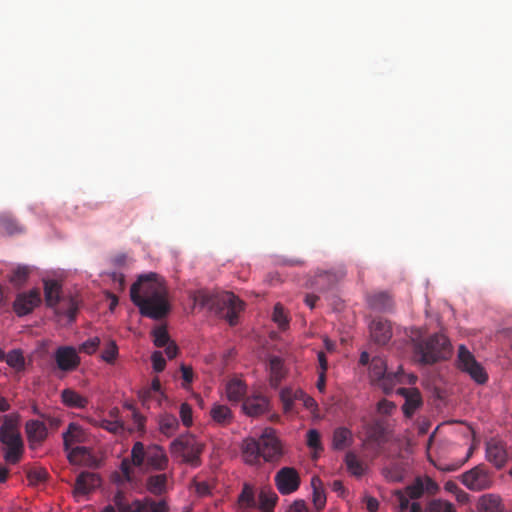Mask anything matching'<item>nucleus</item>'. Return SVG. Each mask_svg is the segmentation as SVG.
Wrapping results in <instances>:
<instances>
[{
  "label": "nucleus",
  "instance_id": "61",
  "mask_svg": "<svg viewBox=\"0 0 512 512\" xmlns=\"http://www.w3.org/2000/svg\"><path fill=\"white\" fill-rule=\"evenodd\" d=\"M165 353L169 359H173L176 357L178 353V347L174 342H170L165 346Z\"/></svg>",
  "mask_w": 512,
  "mask_h": 512
},
{
  "label": "nucleus",
  "instance_id": "20",
  "mask_svg": "<svg viewBox=\"0 0 512 512\" xmlns=\"http://www.w3.org/2000/svg\"><path fill=\"white\" fill-rule=\"evenodd\" d=\"M27 438L31 448L41 444L48 436L46 425L38 420H29L25 424Z\"/></svg>",
  "mask_w": 512,
  "mask_h": 512
},
{
  "label": "nucleus",
  "instance_id": "27",
  "mask_svg": "<svg viewBox=\"0 0 512 512\" xmlns=\"http://www.w3.org/2000/svg\"><path fill=\"white\" fill-rule=\"evenodd\" d=\"M369 306L380 312H388L391 311L394 302L392 297L386 292H377L369 296L368 298Z\"/></svg>",
  "mask_w": 512,
  "mask_h": 512
},
{
  "label": "nucleus",
  "instance_id": "21",
  "mask_svg": "<svg viewBox=\"0 0 512 512\" xmlns=\"http://www.w3.org/2000/svg\"><path fill=\"white\" fill-rule=\"evenodd\" d=\"M101 483L100 477L92 472L80 473L75 482L74 492L77 495H85L98 487Z\"/></svg>",
  "mask_w": 512,
  "mask_h": 512
},
{
  "label": "nucleus",
  "instance_id": "46",
  "mask_svg": "<svg viewBox=\"0 0 512 512\" xmlns=\"http://www.w3.org/2000/svg\"><path fill=\"white\" fill-rule=\"evenodd\" d=\"M307 446L314 449V450H323L322 444H321V436L320 433L316 429H310L307 432V439H306Z\"/></svg>",
  "mask_w": 512,
  "mask_h": 512
},
{
  "label": "nucleus",
  "instance_id": "3",
  "mask_svg": "<svg viewBox=\"0 0 512 512\" xmlns=\"http://www.w3.org/2000/svg\"><path fill=\"white\" fill-rule=\"evenodd\" d=\"M129 458H124L120 464V470L126 481L132 480V466L145 467L146 469L162 471L168 467V457L163 447L157 444L145 446L137 441L131 448Z\"/></svg>",
  "mask_w": 512,
  "mask_h": 512
},
{
  "label": "nucleus",
  "instance_id": "25",
  "mask_svg": "<svg viewBox=\"0 0 512 512\" xmlns=\"http://www.w3.org/2000/svg\"><path fill=\"white\" fill-rule=\"evenodd\" d=\"M354 442L352 431L346 427H338L333 432L332 448L334 450H344L349 448Z\"/></svg>",
  "mask_w": 512,
  "mask_h": 512
},
{
  "label": "nucleus",
  "instance_id": "15",
  "mask_svg": "<svg viewBox=\"0 0 512 512\" xmlns=\"http://www.w3.org/2000/svg\"><path fill=\"white\" fill-rule=\"evenodd\" d=\"M403 491L410 499L418 500L425 493L435 495L439 491V485L429 476H417Z\"/></svg>",
  "mask_w": 512,
  "mask_h": 512
},
{
  "label": "nucleus",
  "instance_id": "35",
  "mask_svg": "<svg viewBox=\"0 0 512 512\" xmlns=\"http://www.w3.org/2000/svg\"><path fill=\"white\" fill-rule=\"evenodd\" d=\"M82 441V430L79 425L75 423H70L68 429L65 433H63V444L65 451H68L69 448L74 443H78Z\"/></svg>",
  "mask_w": 512,
  "mask_h": 512
},
{
  "label": "nucleus",
  "instance_id": "22",
  "mask_svg": "<svg viewBox=\"0 0 512 512\" xmlns=\"http://www.w3.org/2000/svg\"><path fill=\"white\" fill-rule=\"evenodd\" d=\"M45 303L50 308H55L62 300V286L54 279L43 280Z\"/></svg>",
  "mask_w": 512,
  "mask_h": 512
},
{
  "label": "nucleus",
  "instance_id": "60",
  "mask_svg": "<svg viewBox=\"0 0 512 512\" xmlns=\"http://www.w3.org/2000/svg\"><path fill=\"white\" fill-rule=\"evenodd\" d=\"M28 478L31 481L42 482L46 479V472L45 471H30L28 473Z\"/></svg>",
  "mask_w": 512,
  "mask_h": 512
},
{
  "label": "nucleus",
  "instance_id": "19",
  "mask_svg": "<svg viewBox=\"0 0 512 512\" xmlns=\"http://www.w3.org/2000/svg\"><path fill=\"white\" fill-rule=\"evenodd\" d=\"M397 392L405 398V403L402 407L404 415L408 418L412 417L415 411L422 405L419 390L416 388H399Z\"/></svg>",
  "mask_w": 512,
  "mask_h": 512
},
{
  "label": "nucleus",
  "instance_id": "8",
  "mask_svg": "<svg viewBox=\"0 0 512 512\" xmlns=\"http://www.w3.org/2000/svg\"><path fill=\"white\" fill-rule=\"evenodd\" d=\"M460 482L470 491L480 492L494 484L493 473L485 464H478L459 477Z\"/></svg>",
  "mask_w": 512,
  "mask_h": 512
},
{
  "label": "nucleus",
  "instance_id": "12",
  "mask_svg": "<svg viewBox=\"0 0 512 512\" xmlns=\"http://www.w3.org/2000/svg\"><path fill=\"white\" fill-rule=\"evenodd\" d=\"M275 485L282 495H289L298 490L301 480L293 467H283L275 475Z\"/></svg>",
  "mask_w": 512,
  "mask_h": 512
},
{
  "label": "nucleus",
  "instance_id": "41",
  "mask_svg": "<svg viewBox=\"0 0 512 512\" xmlns=\"http://www.w3.org/2000/svg\"><path fill=\"white\" fill-rule=\"evenodd\" d=\"M238 502L242 508H254L256 506L254 491L251 486L244 485L238 497Z\"/></svg>",
  "mask_w": 512,
  "mask_h": 512
},
{
  "label": "nucleus",
  "instance_id": "33",
  "mask_svg": "<svg viewBox=\"0 0 512 512\" xmlns=\"http://www.w3.org/2000/svg\"><path fill=\"white\" fill-rule=\"evenodd\" d=\"M89 422L93 426L100 427L115 435L121 434L124 431V425L121 420L90 418Z\"/></svg>",
  "mask_w": 512,
  "mask_h": 512
},
{
  "label": "nucleus",
  "instance_id": "59",
  "mask_svg": "<svg viewBox=\"0 0 512 512\" xmlns=\"http://www.w3.org/2000/svg\"><path fill=\"white\" fill-rule=\"evenodd\" d=\"M317 284H319V285L327 284V287L325 289H328L333 284V276L327 272L320 274L317 277Z\"/></svg>",
  "mask_w": 512,
  "mask_h": 512
},
{
  "label": "nucleus",
  "instance_id": "45",
  "mask_svg": "<svg viewBox=\"0 0 512 512\" xmlns=\"http://www.w3.org/2000/svg\"><path fill=\"white\" fill-rule=\"evenodd\" d=\"M154 337V345L156 347H165L167 344H169L170 337L165 327H157L152 332Z\"/></svg>",
  "mask_w": 512,
  "mask_h": 512
},
{
  "label": "nucleus",
  "instance_id": "24",
  "mask_svg": "<svg viewBox=\"0 0 512 512\" xmlns=\"http://www.w3.org/2000/svg\"><path fill=\"white\" fill-rule=\"evenodd\" d=\"M477 509L479 512H503L504 506L500 496L489 493L479 498Z\"/></svg>",
  "mask_w": 512,
  "mask_h": 512
},
{
  "label": "nucleus",
  "instance_id": "1",
  "mask_svg": "<svg viewBox=\"0 0 512 512\" xmlns=\"http://www.w3.org/2000/svg\"><path fill=\"white\" fill-rule=\"evenodd\" d=\"M130 298L142 316L154 320L166 317L170 311L167 287L156 273L141 275L131 286Z\"/></svg>",
  "mask_w": 512,
  "mask_h": 512
},
{
  "label": "nucleus",
  "instance_id": "55",
  "mask_svg": "<svg viewBox=\"0 0 512 512\" xmlns=\"http://www.w3.org/2000/svg\"><path fill=\"white\" fill-rule=\"evenodd\" d=\"M77 311H78V302L76 301L75 298L73 297H70L68 299V306L65 310H60L58 311V313H63L65 314L70 321H73L75 319V316L77 314Z\"/></svg>",
  "mask_w": 512,
  "mask_h": 512
},
{
  "label": "nucleus",
  "instance_id": "29",
  "mask_svg": "<svg viewBox=\"0 0 512 512\" xmlns=\"http://www.w3.org/2000/svg\"><path fill=\"white\" fill-rule=\"evenodd\" d=\"M61 400L65 406L78 409L85 408L89 403L86 397L70 388L62 390Z\"/></svg>",
  "mask_w": 512,
  "mask_h": 512
},
{
  "label": "nucleus",
  "instance_id": "56",
  "mask_svg": "<svg viewBox=\"0 0 512 512\" xmlns=\"http://www.w3.org/2000/svg\"><path fill=\"white\" fill-rule=\"evenodd\" d=\"M119 512H144V503L136 499L128 506H121Z\"/></svg>",
  "mask_w": 512,
  "mask_h": 512
},
{
  "label": "nucleus",
  "instance_id": "36",
  "mask_svg": "<svg viewBox=\"0 0 512 512\" xmlns=\"http://www.w3.org/2000/svg\"><path fill=\"white\" fill-rule=\"evenodd\" d=\"M5 361L8 366L17 372L23 371L25 368V358L22 351L19 349H14L8 352Z\"/></svg>",
  "mask_w": 512,
  "mask_h": 512
},
{
  "label": "nucleus",
  "instance_id": "14",
  "mask_svg": "<svg viewBox=\"0 0 512 512\" xmlns=\"http://www.w3.org/2000/svg\"><path fill=\"white\" fill-rule=\"evenodd\" d=\"M54 360L57 368L62 372L76 370L81 362L77 350L73 346H60L54 352Z\"/></svg>",
  "mask_w": 512,
  "mask_h": 512
},
{
  "label": "nucleus",
  "instance_id": "39",
  "mask_svg": "<svg viewBox=\"0 0 512 512\" xmlns=\"http://www.w3.org/2000/svg\"><path fill=\"white\" fill-rule=\"evenodd\" d=\"M30 273L31 268L29 266H18L12 271L10 282L14 286L20 287L28 280Z\"/></svg>",
  "mask_w": 512,
  "mask_h": 512
},
{
  "label": "nucleus",
  "instance_id": "34",
  "mask_svg": "<svg viewBox=\"0 0 512 512\" xmlns=\"http://www.w3.org/2000/svg\"><path fill=\"white\" fill-rule=\"evenodd\" d=\"M311 486L313 488V503L317 510H321L326 504V495L323 489V483L318 476H313L311 479Z\"/></svg>",
  "mask_w": 512,
  "mask_h": 512
},
{
  "label": "nucleus",
  "instance_id": "50",
  "mask_svg": "<svg viewBox=\"0 0 512 512\" xmlns=\"http://www.w3.org/2000/svg\"><path fill=\"white\" fill-rule=\"evenodd\" d=\"M180 418L185 427H190L192 425V408L191 406L184 402L180 405Z\"/></svg>",
  "mask_w": 512,
  "mask_h": 512
},
{
  "label": "nucleus",
  "instance_id": "53",
  "mask_svg": "<svg viewBox=\"0 0 512 512\" xmlns=\"http://www.w3.org/2000/svg\"><path fill=\"white\" fill-rule=\"evenodd\" d=\"M151 361H152L153 369L156 372L159 373L165 369L166 361H165L161 351L153 352L151 355Z\"/></svg>",
  "mask_w": 512,
  "mask_h": 512
},
{
  "label": "nucleus",
  "instance_id": "44",
  "mask_svg": "<svg viewBox=\"0 0 512 512\" xmlns=\"http://www.w3.org/2000/svg\"><path fill=\"white\" fill-rule=\"evenodd\" d=\"M144 503V512H169V507L165 500L155 501L150 497L142 500Z\"/></svg>",
  "mask_w": 512,
  "mask_h": 512
},
{
  "label": "nucleus",
  "instance_id": "51",
  "mask_svg": "<svg viewBox=\"0 0 512 512\" xmlns=\"http://www.w3.org/2000/svg\"><path fill=\"white\" fill-rule=\"evenodd\" d=\"M394 496L398 501V512L406 511L410 505V498L406 495V493L403 490L400 489L394 491Z\"/></svg>",
  "mask_w": 512,
  "mask_h": 512
},
{
  "label": "nucleus",
  "instance_id": "37",
  "mask_svg": "<svg viewBox=\"0 0 512 512\" xmlns=\"http://www.w3.org/2000/svg\"><path fill=\"white\" fill-rule=\"evenodd\" d=\"M345 464L347 466L348 471L357 477H360L364 474V467L362 462L358 459L357 455L354 452H348L345 456Z\"/></svg>",
  "mask_w": 512,
  "mask_h": 512
},
{
  "label": "nucleus",
  "instance_id": "4",
  "mask_svg": "<svg viewBox=\"0 0 512 512\" xmlns=\"http://www.w3.org/2000/svg\"><path fill=\"white\" fill-rule=\"evenodd\" d=\"M242 456L245 463L257 465L262 458L265 462H277L282 457L281 444L272 433L265 432L260 438H246L243 440Z\"/></svg>",
  "mask_w": 512,
  "mask_h": 512
},
{
  "label": "nucleus",
  "instance_id": "6",
  "mask_svg": "<svg viewBox=\"0 0 512 512\" xmlns=\"http://www.w3.org/2000/svg\"><path fill=\"white\" fill-rule=\"evenodd\" d=\"M413 352L422 364H433L446 358L450 352V343L443 334H434L425 340L412 339Z\"/></svg>",
  "mask_w": 512,
  "mask_h": 512
},
{
  "label": "nucleus",
  "instance_id": "30",
  "mask_svg": "<svg viewBox=\"0 0 512 512\" xmlns=\"http://www.w3.org/2000/svg\"><path fill=\"white\" fill-rule=\"evenodd\" d=\"M158 426L163 435L171 437L177 432L179 421L175 415L164 413L158 417Z\"/></svg>",
  "mask_w": 512,
  "mask_h": 512
},
{
  "label": "nucleus",
  "instance_id": "11",
  "mask_svg": "<svg viewBox=\"0 0 512 512\" xmlns=\"http://www.w3.org/2000/svg\"><path fill=\"white\" fill-rule=\"evenodd\" d=\"M280 399L282 401L285 413H292L294 411V403L296 401L302 402L303 406L312 413L318 409V405L314 398L307 395L301 389L293 391L291 389L285 388L280 392Z\"/></svg>",
  "mask_w": 512,
  "mask_h": 512
},
{
  "label": "nucleus",
  "instance_id": "28",
  "mask_svg": "<svg viewBox=\"0 0 512 512\" xmlns=\"http://www.w3.org/2000/svg\"><path fill=\"white\" fill-rule=\"evenodd\" d=\"M270 385L277 388L286 375L283 360L278 356L269 359Z\"/></svg>",
  "mask_w": 512,
  "mask_h": 512
},
{
  "label": "nucleus",
  "instance_id": "64",
  "mask_svg": "<svg viewBox=\"0 0 512 512\" xmlns=\"http://www.w3.org/2000/svg\"><path fill=\"white\" fill-rule=\"evenodd\" d=\"M456 500L461 504H466L469 502L470 496L467 492L462 490L461 488L455 494Z\"/></svg>",
  "mask_w": 512,
  "mask_h": 512
},
{
  "label": "nucleus",
  "instance_id": "17",
  "mask_svg": "<svg viewBox=\"0 0 512 512\" xmlns=\"http://www.w3.org/2000/svg\"><path fill=\"white\" fill-rule=\"evenodd\" d=\"M369 329L372 340L378 345H386L392 337V326L386 319L375 318Z\"/></svg>",
  "mask_w": 512,
  "mask_h": 512
},
{
  "label": "nucleus",
  "instance_id": "32",
  "mask_svg": "<svg viewBox=\"0 0 512 512\" xmlns=\"http://www.w3.org/2000/svg\"><path fill=\"white\" fill-rule=\"evenodd\" d=\"M246 385L240 379H232L226 384V395L229 401L239 402L246 394Z\"/></svg>",
  "mask_w": 512,
  "mask_h": 512
},
{
  "label": "nucleus",
  "instance_id": "16",
  "mask_svg": "<svg viewBox=\"0 0 512 512\" xmlns=\"http://www.w3.org/2000/svg\"><path fill=\"white\" fill-rule=\"evenodd\" d=\"M486 459L496 469L503 468L509 459L506 444L500 439L491 438L486 443Z\"/></svg>",
  "mask_w": 512,
  "mask_h": 512
},
{
  "label": "nucleus",
  "instance_id": "38",
  "mask_svg": "<svg viewBox=\"0 0 512 512\" xmlns=\"http://www.w3.org/2000/svg\"><path fill=\"white\" fill-rule=\"evenodd\" d=\"M278 496L274 492L262 491L259 495V509L262 512H273Z\"/></svg>",
  "mask_w": 512,
  "mask_h": 512
},
{
  "label": "nucleus",
  "instance_id": "23",
  "mask_svg": "<svg viewBox=\"0 0 512 512\" xmlns=\"http://www.w3.org/2000/svg\"><path fill=\"white\" fill-rule=\"evenodd\" d=\"M406 473V464L401 461L390 462L382 468V475L389 482H402Z\"/></svg>",
  "mask_w": 512,
  "mask_h": 512
},
{
  "label": "nucleus",
  "instance_id": "52",
  "mask_svg": "<svg viewBox=\"0 0 512 512\" xmlns=\"http://www.w3.org/2000/svg\"><path fill=\"white\" fill-rule=\"evenodd\" d=\"M99 344L100 339L98 337L90 338L81 344L79 351L91 355L97 350Z\"/></svg>",
  "mask_w": 512,
  "mask_h": 512
},
{
  "label": "nucleus",
  "instance_id": "54",
  "mask_svg": "<svg viewBox=\"0 0 512 512\" xmlns=\"http://www.w3.org/2000/svg\"><path fill=\"white\" fill-rule=\"evenodd\" d=\"M180 371H181L182 379H183L182 386H183V388L187 389L193 381V377H194L193 369L191 366L181 364Z\"/></svg>",
  "mask_w": 512,
  "mask_h": 512
},
{
  "label": "nucleus",
  "instance_id": "48",
  "mask_svg": "<svg viewBox=\"0 0 512 512\" xmlns=\"http://www.w3.org/2000/svg\"><path fill=\"white\" fill-rule=\"evenodd\" d=\"M68 452V460L72 464H77L81 461V458L87 454V448L84 446H76L74 448H69Z\"/></svg>",
  "mask_w": 512,
  "mask_h": 512
},
{
  "label": "nucleus",
  "instance_id": "26",
  "mask_svg": "<svg viewBox=\"0 0 512 512\" xmlns=\"http://www.w3.org/2000/svg\"><path fill=\"white\" fill-rule=\"evenodd\" d=\"M212 421L220 426H227L233 421V413L231 409L223 404H214L210 410Z\"/></svg>",
  "mask_w": 512,
  "mask_h": 512
},
{
  "label": "nucleus",
  "instance_id": "7",
  "mask_svg": "<svg viewBox=\"0 0 512 512\" xmlns=\"http://www.w3.org/2000/svg\"><path fill=\"white\" fill-rule=\"evenodd\" d=\"M401 367L396 372H388L386 361L379 356L373 357L369 367V377L373 384L381 388L384 393H390L402 379Z\"/></svg>",
  "mask_w": 512,
  "mask_h": 512
},
{
  "label": "nucleus",
  "instance_id": "9",
  "mask_svg": "<svg viewBox=\"0 0 512 512\" xmlns=\"http://www.w3.org/2000/svg\"><path fill=\"white\" fill-rule=\"evenodd\" d=\"M202 450V444L190 434L181 435L170 444V452L172 455L180 456L185 462L192 464L198 461Z\"/></svg>",
  "mask_w": 512,
  "mask_h": 512
},
{
  "label": "nucleus",
  "instance_id": "58",
  "mask_svg": "<svg viewBox=\"0 0 512 512\" xmlns=\"http://www.w3.org/2000/svg\"><path fill=\"white\" fill-rule=\"evenodd\" d=\"M287 512H308V509L303 500H296L290 505Z\"/></svg>",
  "mask_w": 512,
  "mask_h": 512
},
{
  "label": "nucleus",
  "instance_id": "40",
  "mask_svg": "<svg viewBox=\"0 0 512 512\" xmlns=\"http://www.w3.org/2000/svg\"><path fill=\"white\" fill-rule=\"evenodd\" d=\"M426 512H456V509L449 501L433 499L427 504Z\"/></svg>",
  "mask_w": 512,
  "mask_h": 512
},
{
  "label": "nucleus",
  "instance_id": "63",
  "mask_svg": "<svg viewBox=\"0 0 512 512\" xmlns=\"http://www.w3.org/2000/svg\"><path fill=\"white\" fill-rule=\"evenodd\" d=\"M325 386H326V372H319L316 387L321 393H323L325 391Z\"/></svg>",
  "mask_w": 512,
  "mask_h": 512
},
{
  "label": "nucleus",
  "instance_id": "18",
  "mask_svg": "<svg viewBox=\"0 0 512 512\" xmlns=\"http://www.w3.org/2000/svg\"><path fill=\"white\" fill-rule=\"evenodd\" d=\"M242 409L245 414L257 417L269 410V400L263 395H253L243 400Z\"/></svg>",
  "mask_w": 512,
  "mask_h": 512
},
{
  "label": "nucleus",
  "instance_id": "10",
  "mask_svg": "<svg viewBox=\"0 0 512 512\" xmlns=\"http://www.w3.org/2000/svg\"><path fill=\"white\" fill-rule=\"evenodd\" d=\"M458 366L478 384H484L488 380L482 365L476 361L473 354L464 345H460L458 348Z\"/></svg>",
  "mask_w": 512,
  "mask_h": 512
},
{
  "label": "nucleus",
  "instance_id": "42",
  "mask_svg": "<svg viewBox=\"0 0 512 512\" xmlns=\"http://www.w3.org/2000/svg\"><path fill=\"white\" fill-rule=\"evenodd\" d=\"M0 227L4 232L10 235L23 231V228L19 226L17 221L9 215H2L0 217Z\"/></svg>",
  "mask_w": 512,
  "mask_h": 512
},
{
  "label": "nucleus",
  "instance_id": "31",
  "mask_svg": "<svg viewBox=\"0 0 512 512\" xmlns=\"http://www.w3.org/2000/svg\"><path fill=\"white\" fill-rule=\"evenodd\" d=\"M147 490L155 495L160 496L167 491V475L166 474H157L152 475L147 478L146 481Z\"/></svg>",
  "mask_w": 512,
  "mask_h": 512
},
{
  "label": "nucleus",
  "instance_id": "2",
  "mask_svg": "<svg viewBox=\"0 0 512 512\" xmlns=\"http://www.w3.org/2000/svg\"><path fill=\"white\" fill-rule=\"evenodd\" d=\"M192 299L195 306L227 320L232 326L237 324L238 316L244 306V303L231 292L211 293L207 290H199L193 294Z\"/></svg>",
  "mask_w": 512,
  "mask_h": 512
},
{
  "label": "nucleus",
  "instance_id": "57",
  "mask_svg": "<svg viewBox=\"0 0 512 512\" xmlns=\"http://www.w3.org/2000/svg\"><path fill=\"white\" fill-rule=\"evenodd\" d=\"M395 404L391 401L383 399L378 402V411L382 414L389 415L395 409Z\"/></svg>",
  "mask_w": 512,
  "mask_h": 512
},
{
  "label": "nucleus",
  "instance_id": "62",
  "mask_svg": "<svg viewBox=\"0 0 512 512\" xmlns=\"http://www.w3.org/2000/svg\"><path fill=\"white\" fill-rule=\"evenodd\" d=\"M366 507L370 512H375L378 510L379 502L374 497H367L366 498Z\"/></svg>",
  "mask_w": 512,
  "mask_h": 512
},
{
  "label": "nucleus",
  "instance_id": "5",
  "mask_svg": "<svg viewBox=\"0 0 512 512\" xmlns=\"http://www.w3.org/2000/svg\"><path fill=\"white\" fill-rule=\"evenodd\" d=\"M20 415H5L0 426V442L6 447L4 459L9 464L20 462L24 453V443L19 431Z\"/></svg>",
  "mask_w": 512,
  "mask_h": 512
},
{
  "label": "nucleus",
  "instance_id": "13",
  "mask_svg": "<svg viewBox=\"0 0 512 512\" xmlns=\"http://www.w3.org/2000/svg\"><path fill=\"white\" fill-rule=\"evenodd\" d=\"M41 293L37 288L16 295L13 302V310L17 316L23 317L33 312L41 304Z\"/></svg>",
  "mask_w": 512,
  "mask_h": 512
},
{
  "label": "nucleus",
  "instance_id": "49",
  "mask_svg": "<svg viewBox=\"0 0 512 512\" xmlns=\"http://www.w3.org/2000/svg\"><path fill=\"white\" fill-rule=\"evenodd\" d=\"M272 318L273 321L276 322L282 329L288 325V319L284 313L283 307L280 304L275 305Z\"/></svg>",
  "mask_w": 512,
  "mask_h": 512
},
{
  "label": "nucleus",
  "instance_id": "47",
  "mask_svg": "<svg viewBox=\"0 0 512 512\" xmlns=\"http://www.w3.org/2000/svg\"><path fill=\"white\" fill-rule=\"evenodd\" d=\"M118 356V347L114 341H110L102 352V359L107 363H113Z\"/></svg>",
  "mask_w": 512,
  "mask_h": 512
},
{
  "label": "nucleus",
  "instance_id": "43",
  "mask_svg": "<svg viewBox=\"0 0 512 512\" xmlns=\"http://www.w3.org/2000/svg\"><path fill=\"white\" fill-rule=\"evenodd\" d=\"M368 439L377 444L386 442V429L379 423L373 424L368 430Z\"/></svg>",
  "mask_w": 512,
  "mask_h": 512
}]
</instances>
